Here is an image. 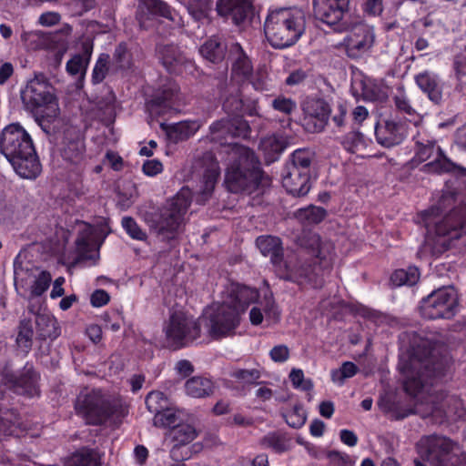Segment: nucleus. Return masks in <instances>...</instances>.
Segmentation results:
<instances>
[{
  "instance_id": "obj_1",
  "label": "nucleus",
  "mask_w": 466,
  "mask_h": 466,
  "mask_svg": "<svg viewBox=\"0 0 466 466\" xmlns=\"http://www.w3.org/2000/svg\"><path fill=\"white\" fill-rule=\"evenodd\" d=\"M447 369L448 360L434 353L423 358L414 353L407 359L402 357L399 363L405 391L414 397L428 394L431 398V410L422 416H432L439 421L451 416L461 418L465 414L463 402L458 396L444 392L431 396V387L445 376Z\"/></svg>"
},
{
  "instance_id": "obj_2",
  "label": "nucleus",
  "mask_w": 466,
  "mask_h": 466,
  "mask_svg": "<svg viewBox=\"0 0 466 466\" xmlns=\"http://www.w3.org/2000/svg\"><path fill=\"white\" fill-rule=\"evenodd\" d=\"M451 200V196L443 197L438 206L422 213L428 233L427 242L431 245L434 254H441L451 247L453 240L466 233V204L444 214V204Z\"/></svg>"
},
{
  "instance_id": "obj_3",
  "label": "nucleus",
  "mask_w": 466,
  "mask_h": 466,
  "mask_svg": "<svg viewBox=\"0 0 466 466\" xmlns=\"http://www.w3.org/2000/svg\"><path fill=\"white\" fill-rule=\"evenodd\" d=\"M226 173L225 184L233 193L251 194L263 181V172L254 152L238 144L224 147Z\"/></svg>"
},
{
  "instance_id": "obj_4",
  "label": "nucleus",
  "mask_w": 466,
  "mask_h": 466,
  "mask_svg": "<svg viewBox=\"0 0 466 466\" xmlns=\"http://www.w3.org/2000/svg\"><path fill=\"white\" fill-rule=\"evenodd\" d=\"M0 153L21 177L35 178L41 171L32 138L19 124H10L3 129Z\"/></svg>"
},
{
  "instance_id": "obj_5",
  "label": "nucleus",
  "mask_w": 466,
  "mask_h": 466,
  "mask_svg": "<svg viewBox=\"0 0 466 466\" xmlns=\"http://www.w3.org/2000/svg\"><path fill=\"white\" fill-rule=\"evenodd\" d=\"M306 28L301 10L282 8L270 12L264 23L266 37L274 48L283 49L295 45Z\"/></svg>"
},
{
  "instance_id": "obj_6",
  "label": "nucleus",
  "mask_w": 466,
  "mask_h": 466,
  "mask_svg": "<svg viewBox=\"0 0 466 466\" xmlns=\"http://www.w3.org/2000/svg\"><path fill=\"white\" fill-rule=\"evenodd\" d=\"M76 410L86 418L87 423L95 425L102 424L108 420L115 425H119L128 413L127 405L120 400L106 399L97 390L80 394L76 402Z\"/></svg>"
},
{
  "instance_id": "obj_7",
  "label": "nucleus",
  "mask_w": 466,
  "mask_h": 466,
  "mask_svg": "<svg viewBox=\"0 0 466 466\" xmlns=\"http://www.w3.org/2000/svg\"><path fill=\"white\" fill-rule=\"evenodd\" d=\"M190 203L191 192L183 187L155 214L150 221L151 230L163 241L174 239L185 222Z\"/></svg>"
},
{
  "instance_id": "obj_8",
  "label": "nucleus",
  "mask_w": 466,
  "mask_h": 466,
  "mask_svg": "<svg viewBox=\"0 0 466 466\" xmlns=\"http://www.w3.org/2000/svg\"><path fill=\"white\" fill-rule=\"evenodd\" d=\"M417 448L421 458L431 466H463L466 463V452L445 436L422 437Z\"/></svg>"
},
{
  "instance_id": "obj_9",
  "label": "nucleus",
  "mask_w": 466,
  "mask_h": 466,
  "mask_svg": "<svg viewBox=\"0 0 466 466\" xmlns=\"http://www.w3.org/2000/svg\"><path fill=\"white\" fill-rule=\"evenodd\" d=\"M458 295L452 287H443L422 299L420 311L429 319H451L458 309Z\"/></svg>"
},
{
  "instance_id": "obj_10",
  "label": "nucleus",
  "mask_w": 466,
  "mask_h": 466,
  "mask_svg": "<svg viewBox=\"0 0 466 466\" xmlns=\"http://www.w3.org/2000/svg\"><path fill=\"white\" fill-rule=\"evenodd\" d=\"M240 315L238 309L231 308L229 302L223 301L216 308L208 309L199 318L200 326L207 328L208 334L214 338L231 335L239 324Z\"/></svg>"
},
{
  "instance_id": "obj_11",
  "label": "nucleus",
  "mask_w": 466,
  "mask_h": 466,
  "mask_svg": "<svg viewBox=\"0 0 466 466\" xmlns=\"http://www.w3.org/2000/svg\"><path fill=\"white\" fill-rule=\"evenodd\" d=\"M414 162L421 163L427 161L431 157L434 160L424 165L423 168L427 172H450L454 168V164L444 155L440 147L436 146V141L429 137L425 133L419 132L414 137Z\"/></svg>"
},
{
  "instance_id": "obj_12",
  "label": "nucleus",
  "mask_w": 466,
  "mask_h": 466,
  "mask_svg": "<svg viewBox=\"0 0 466 466\" xmlns=\"http://www.w3.org/2000/svg\"><path fill=\"white\" fill-rule=\"evenodd\" d=\"M165 333L170 346L179 349L194 341L200 335V322L182 312L173 313L167 324Z\"/></svg>"
},
{
  "instance_id": "obj_13",
  "label": "nucleus",
  "mask_w": 466,
  "mask_h": 466,
  "mask_svg": "<svg viewBox=\"0 0 466 466\" xmlns=\"http://www.w3.org/2000/svg\"><path fill=\"white\" fill-rule=\"evenodd\" d=\"M21 98L25 108L31 112L41 107L51 111L47 117H56L59 112L55 96L48 83L39 77L30 80L21 92Z\"/></svg>"
},
{
  "instance_id": "obj_14",
  "label": "nucleus",
  "mask_w": 466,
  "mask_h": 466,
  "mask_svg": "<svg viewBox=\"0 0 466 466\" xmlns=\"http://www.w3.org/2000/svg\"><path fill=\"white\" fill-rule=\"evenodd\" d=\"M156 17L167 19L177 26L183 25L181 16L163 0H138L136 18L139 27L149 29L154 25Z\"/></svg>"
},
{
  "instance_id": "obj_15",
  "label": "nucleus",
  "mask_w": 466,
  "mask_h": 466,
  "mask_svg": "<svg viewBox=\"0 0 466 466\" xmlns=\"http://www.w3.org/2000/svg\"><path fill=\"white\" fill-rule=\"evenodd\" d=\"M349 4L350 0H313L314 15L335 31H343L348 26L343 17L348 12Z\"/></svg>"
},
{
  "instance_id": "obj_16",
  "label": "nucleus",
  "mask_w": 466,
  "mask_h": 466,
  "mask_svg": "<svg viewBox=\"0 0 466 466\" xmlns=\"http://www.w3.org/2000/svg\"><path fill=\"white\" fill-rule=\"evenodd\" d=\"M209 129L210 139L222 146L219 154L223 156H225L224 147L230 144L227 142L228 137H246L249 134L248 122L238 115L218 120L210 126Z\"/></svg>"
},
{
  "instance_id": "obj_17",
  "label": "nucleus",
  "mask_w": 466,
  "mask_h": 466,
  "mask_svg": "<svg viewBox=\"0 0 466 466\" xmlns=\"http://www.w3.org/2000/svg\"><path fill=\"white\" fill-rule=\"evenodd\" d=\"M302 111L303 127L310 133L323 131L328 123V116L331 113L328 103L321 98L306 99L302 104Z\"/></svg>"
},
{
  "instance_id": "obj_18",
  "label": "nucleus",
  "mask_w": 466,
  "mask_h": 466,
  "mask_svg": "<svg viewBox=\"0 0 466 466\" xmlns=\"http://www.w3.org/2000/svg\"><path fill=\"white\" fill-rule=\"evenodd\" d=\"M375 40L373 29L367 25H356L344 38L343 45L350 58L357 59L366 55Z\"/></svg>"
},
{
  "instance_id": "obj_19",
  "label": "nucleus",
  "mask_w": 466,
  "mask_h": 466,
  "mask_svg": "<svg viewBox=\"0 0 466 466\" xmlns=\"http://www.w3.org/2000/svg\"><path fill=\"white\" fill-rule=\"evenodd\" d=\"M216 8L219 15L230 18L238 25L253 15L250 0H218Z\"/></svg>"
},
{
  "instance_id": "obj_20",
  "label": "nucleus",
  "mask_w": 466,
  "mask_h": 466,
  "mask_svg": "<svg viewBox=\"0 0 466 466\" xmlns=\"http://www.w3.org/2000/svg\"><path fill=\"white\" fill-rule=\"evenodd\" d=\"M6 384L15 392L33 397L38 394V375L32 366L25 365L18 375L6 374Z\"/></svg>"
},
{
  "instance_id": "obj_21",
  "label": "nucleus",
  "mask_w": 466,
  "mask_h": 466,
  "mask_svg": "<svg viewBox=\"0 0 466 466\" xmlns=\"http://www.w3.org/2000/svg\"><path fill=\"white\" fill-rule=\"evenodd\" d=\"M276 271L280 279L289 281H299L303 278H309L310 267L302 263L301 258L292 253L284 259L281 257V262L275 265Z\"/></svg>"
},
{
  "instance_id": "obj_22",
  "label": "nucleus",
  "mask_w": 466,
  "mask_h": 466,
  "mask_svg": "<svg viewBox=\"0 0 466 466\" xmlns=\"http://www.w3.org/2000/svg\"><path fill=\"white\" fill-rule=\"evenodd\" d=\"M165 395L160 391H152L146 398L148 410L155 413L154 425L157 427H173L177 421L176 414L168 409H164Z\"/></svg>"
},
{
  "instance_id": "obj_23",
  "label": "nucleus",
  "mask_w": 466,
  "mask_h": 466,
  "mask_svg": "<svg viewBox=\"0 0 466 466\" xmlns=\"http://www.w3.org/2000/svg\"><path fill=\"white\" fill-rule=\"evenodd\" d=\"M179 92L178 86L174 82H168L157 93L155 97L147 103V108L151 114L162 116L173 108L174 101L177 98Z\"/></svg>"
},
{
  "instance_id": "obj_24",
  "label": "nucleus",
  "mask_w": 466,
  "mask_h": 466,
  "mask_svg": "<svg viewBox=\"0 0 466 466\" xmlns=\"http://www.w3.org/2000/svg\"><path fill=\"white\" fill-rule=\"evenodd\" d=\"M375 136L379 144L391 147L402 142L405 136L404 127L393 120H385L375 127Z\"/></svg>"
},
{
  "instance_id": "obj_25",
  "label": "nucleus",
  "mask_w": 466,
  "mask_h": 466,
  "mask_svg": "<svg viewBox=\"0 0 466 466\" xmlns=\"http://www.w3.org/2000/svg\"><path fill=\"white\" fill-rule=\"evenodd\" d=\"M282 185L287 192L293 197H304L311 187L310 174L286 167Z\"/></svg>"
},
{
  "instance_id": "obj_26",
  "label": "nucleus",
  "mask_w": 466,
  "mask_h": 466,
  "mask_svg": "<svg viewBox=\"0 0 466 466\" xmlns=\"http://www.w3.org/2000/svg\"><path fill=\"white\" fill-rule=\"evenodd\" d=\"M415 83L432 103L435 105L441 103L442 86L436 74L428 70L420 72L415 76Z\"/></svg>"
},
{
  "instance_id": "obj_27",
  "label": "nucleus",
  "mask_w": 466,
  "mask_h": 466,
  "mask_svg": "<svg viewBox=\"0 0 466 466\" xmlns=\"http://www.w3.org/2000/svg\"><path fill=\"white\" fill-rule=\"evenodd\" d=\"M158 54L163 66L170 73H179L181 67L187 63L185 55L174 45L159 46Z\"/></svg>"
},
{
  "instance_id": "obj_28",
  "label": "nucleus",
  "mask_w": 466,
  "mask_h": 466,
  "mask_svg": "<svg viewBox=\"0 0 466 466\" xmlns=\"http://www.w3.org/2000/svg\"><path fill=\"white\" fill-rule=\"evenodd\" d=\"M258 298V291L246 286L236 285L233 286L229 291V298L226 302L231 304V308L238 309V314L240 315L245 311L249 303L253 302Z\"/></svg>"
},
{
  "instance_id": "obj_29",
  "label": "nucleus",
  "mask_w": 466,
  "mask_h": 466,
  "mask_svg": "<svg viewBox=\"0 0 466 466\" xmlns=\"http://www.w3.org/2000/svg\"><path fill=\"white\" fill-rule=\"evenodd\" d=\"M201 162L204 167V187L202 194L207 197L211 194L215 187V185L220 175V168L218 160L210 152H207L203 155Z\"/></svg>"
},
{
  "instance_id": "obj_30",
  "label": "nucleus",
  "mask_w": 466,
  "mask_h": 466,
  "mask_svg": "<svg viewBox=\"0 0 466 466\" xmlns=\"http://www.w3.org/2000/svg\"><path fill=\"white\" fill-rule=\"evenodd\" d=\"M229 56L232 59V72L246 78L252 72V65L248 56L244 53L238 43H232L229 47Z\"/></svg>"
},
{
  "instance_id": "obj_31",
  "label": "nucleus",
  "mask_w": 466,
  "mask_h": 466,
  "mask_svg": "<svg viewBox=\"0 0 466 466\" xmlns=\"http://www.w3.org/2000/svg\"><path fill=\"white\" fill-rule=\"evenodd\" d=\"M256 244L263 256L269 257L270 261L274 266L281 262L283 248L279 238L272 236H260L257 238Z\"/></svg>"
},
{
  "instance_id": "obj_32",
  "label": "nucleus",
  "mask_w": 466,
  "mask_h": 466,
  "mask_svg": "<svg viewBox=\"0 0 466 466\" xmlns=\"http://www.w3.org/2000/svg\"><path fill=\"white\" fill-rule=\"evenodd\" d=\"M286 147V139L276 135L262 138L259 144V149L263 152L268 163L277 160Z\"/></svg>"
},
{
  "instance_id": "obj_33",
  "label": "nucleus",
  "mask_w": 466,
  "mask_h": 466,
  "mask_svg": "<svg viewBox=\"0 0 466 466\" xmlns=\"http://www.w3.org/2000/svg\"><path fill=\"white\" fill-rule=\"evenodd\" d=\"M185 390L192 398H206L213 394L214 383L206 377L195 376L186 381Z\"/></svg>"
},
{
  "instance_id": "obj_34",
  "label": "nucleus",
  "mask_w": 466,
  "mask_h": 466,
  "mask_svg": "<svg viewBox=\"0 0 466 466\" xmlns=\"http://www.w3.org/2000/svg\"><path fill=\"white\" fill-rule=\"evenodd\" d=\"M315 152L310 148L296 149L289 157L286 167L310 174L311 164L315 159Z\"/></svg>"
},
{
  "instance_id": "obj_35",
  "label": "nucleus",
  "mask_w": 466,
  "mask_h": 466,
  "mask_svg": "<svg viewBox=\"0 0 466 466\" xmlns=\"http://www.w3.org/2000/svg\"><path fill=\"white\" fill-rule=\"evenodd\" d=\"M227 46L218 37H212L206 41L199 48V53L207 60L218 63L225 57Z\"/></svg>"
},
{
  "instance_id": "obj_36",
  "label": "nucleus",
  "mask_w": 466,
  "mask_h": 466,
  "mask_svg": "<svg viewBox=\"0 0 466 466\" xmlns=\"http://www.w3.org/2000/svg\"><path fill=\"white\" fill-rule=\"evenodd\" d=\"M294 216L301 224L309 226L321 222L326 218L327 211L321 207L310 205L298 209Z\"/></svg>"
},
{
  "instance_id": "obj_37",
  "label": "nucleus",
  "mask_w": 466,
  "mask_h": 466,
  "mask_svg": "<svg viewBox=\"0 0 466 466\" xmlns=\"http://www.w3.org/2000/svg\"><path fill=\"white\" fill-rule=\"evenodd\" d=\"M196 437L197 431L189 424L173 426L167 433V438L170 439L171 442L183 446L191 442Z\"/></svg>"
},
{
  "instance_id": "obj_38",
  "label": "nucleus",
  "mask_w": 466,
  "mask_h": 466,
  "mask_svg": "<svg viewBox=\"0 0 466 466\" xmlns=\"http://www.w3.org/2000/svg\"><path fill=\"white\" fill-rule=\"evenodd\" d=\"M68 466H101L99 454L92 449H81L75 452Z\"/></svg>"
},
{
  "instance_id": "obj_39",
  "label": "nucleus",
  "mask_w": 466,
  "mask_h": 466,
  "mask_svg": "<svg viewBox=\"0 0 466 466\" xmlns=\"http://www.w3.org/2000/svg\"><path fill=\"white\" fill-rule=\"evenodd\" d=\"M34 329L31 319H23L18 326L16 344L19 349L27 353L33 345Z\"/></svg>"
},
{
  "instance_id": "obj_40",
  "label": "nucleus",
  "mask_w": 466,
  "mask_h": 466,
  "mask_svg": "<svg viewBox=\"0 0 466 466\" xmlns=\"http://www.w3.org/2000/svg\"><path fill=\"white\" fill-rule=\"evenodd\" d=\"M19 426L18 415L14 410L0 409V437L17 434Z\"/></svg>"
},
{
  "instance_id": "obj_41",
  "label": "nucleus",
  "mask_w": 466,
  "mask_h": 466,
  "mask_svg": "<svg viewBox=\"0 0 466 466\" xmlns=\"http://www.w3.org/2000/svg\"><path fill=\"white\" fill-rule=\"evenodd\" d=\"M420 279L419 269L416 267H410L407 269H397L391 277L390 281L395 286H413Z\"/></svg>"
},
{
  "instance_id": "obj_42",
  "label": "nucleus",
  "mask_w": 466,
  "mask_h": 466,
  "mask_svg": "<svg viewBox=\"0 0 466 466\" xmlns=\"http://www.w3.org/2000/svg\"><path fill=\"white\" fill-rule=\"evenodd\" d=\"M343 147L349 152L362 155L366 148V142L361 133L351 131L348 133L342 141Z\"/></svg>"
},
{
  "instance_id": "obj_43",
  "label": "nucleus",
  "mask_w": 466,
  "mask_h": 466,
  "mask_svg": "<svg viewBox=\"0 0 466 466\" xmlns=\"http://www.w3.org/2000/svg\"><path fill=\"white\" fill-rule=\"evenodd\" d=\"M197 127L188 122H180L170 127L167 134L171 140L179 142L187 139L195 134Z\"/></svg>"
},
{
  "instance_id": "obj_44",
  "label": "nucleus",
  "mask_w": 466,
  "mask_h": 466,
  "mask_svg": "<svg viewBox=\"0 0 466 466\" xmlns=\"http://www.w3.org/2000/svg\"><path fill=\"white\" fill-rule=\"evenodd\" d=\"M187 11L196 21H202L208 18L212 8L210 0H191L187 4Z\"/></svg>"
},
{
  "instance_id": "obj_45",
  "label": "nucleus",
  "mask_w": 466,
  "mask_h": 466,
  "mask_svg": "<svg viewBox=\"0 0 466 466\" xmlns=\"http://www.w3.org/2000/svg\"><path fill=\"white\" fill-rule=\"evenodd\" d=\"M358 370V367L353 362L345 361L339 369L331 370V380L335 383L343 384L346 379L352 378Z\"/></svg>"
},
{
  "instance_id": "obj_46",
  "label": "nucleus",
  "mask_w": 466,
  "mask_h": 466,
  "mask_svg": "<svg viewBox=\"0 0 466 466\" xmlns=\"http://www.w3.org/2000/svg\"><path fill=\"white\" fill-rule=\"evenodd\" d=\"M62 157L72 163L77 164L83 157V145L80 141H71L62 149Z\"/></svg>"
},
{
  "instance_id": "obj_47",
  "label": "nucleus",
  "mask_w": 466,
  "mask_h": 466,
  "mask_svg": "<svg viewBox=\"0 0 466 466\" xmlns=\"http://www.w3.org/2000/svg\"><path fill=\"white\" fill-rule=\"evenodd\" d=\"M51 280V275L47 271H41L37 276L35 275L31 286V297H39L44 294L49 288Z\"/></svg>"
},
{
  "instance_id": "obj_48",
  "label": "nucleus",
  "mask_w": 466,
  "mask_h": 466,
  "mask_svg": "<svg viewBox=\"0 0 466 466\" xmlns=\"http://www.w3.org/2000/svg\"><path fill=\"white\" fill-rule=\"evenodd\" d=\"M286 422L294 429L302 427L306 421V414L300 405H295L284 413Z\"/></svg>"
},
{
  "instance_id": "obj_49",
  "label": "nucleus",
  "mask_w": 466,
  "mask_h": 466,
  "mask_svg": "<svg viewBox=\"0 0 466 466\" xmlns=\"http://www.w3.org/2000/svg\"><path fill=\"white\" fill-rule=\"evenodd\" d=\"M109 56L101 54L96 60L92 72V82L94 84L101 83L108 73Z\"/></svg>"
},
{
  "instance_id": "obj_50",
  "label": "nucleus",
  "mask_w": 466,
  "mask_h": 466,
  "mask_svg": "<svg viewBox=\"0 0 466 466\" xmlns=\"http://www.w3.org/2000/svg\"><path fill=\"white\" fill-rule=\"evenodd\" d=\"M231 378L236 379L240 383L254 384L260 378V371L257 369L241 370L236 369L229 372Z\"/></svg>"
},
{
  "instance_id": "obj_51",
  "label": "nucleus",
  "mask_w": 466,
  "mask_h": 466,
  "mask_svg": "<svg viewBox=\"0 0 466 466\" xmlns=\"http://www.w3.org/2000/svg\"><path fill=\"white\" fill-rule=\"evenodd\" d=\"M36 268H27L22 266H15V286L18 289V287L25 288L28 281H33Z\"/></svg>"
},
{
  "instance_id": "obj_52",
  "label": "nucleus",
  "mask_w": 466,
  "mask_h": 466,
  "mask_svg": "<svg viewBox=\"0 0 466 466\" xmlns=\"http://www.w3.org/2000/svg\"><path fill=\"white\" fill-rule=\"evenodd\" d=\"M289 380L296 389L304 391H309L313 389V382L310 379H305L303 370L300 369H292L289 373Z\"/></svg>"
},
{
  "instance_id": "obj_53",
  "label": "nucleus",
  "mask_w": 466,
  "mask_h": 466,
  "mask_svg": "<svg viewBox=\"0 0 466 466\" xmlns=\"http://www.w3.org/2000/svg\"><path fill=\"white\" fill-rule=\"evenodd\" d=\"M122 226L127 233L134 239L144 240L147 234L139 228L137 223L131 217H124L122 218Z\"/></svg>"
},
{
  "instance_id": "obj_54",
  "label": "nucleus",
  "mask_w": 466,
  "mask_h": 466,
  "mask_svg": "<svg viewBox=\"0 0 466 466\" xmlns=\"http://www.w3.org/2000/svg\"><path fill=\"white\" fill-rule=\"evenodd\" d=\"M87 66V61L81 55H76L66 63V71L72 76L84 75Z\"/></svg>"
},
{
  "instance_id": "obj_55",
  "label": "nucleus",
  "mask_w": 466,
  "mask_h": 466,
  "mask_svg": "<svg viewBox=\"0 0 466 466\" xmlns=\"http://www.w3.org/2000/svg\"><path fill=\"white\" fill-rule=\"evenodd\" d=\"M272 107L285 115H290L296 109V103L291 98L278 96L272 101Z\"/></svg>"
},
{
  "instance_id": "obj_56",
  "label": "nucleus",
  "mask_w": 466,
  "mask_h": 466,
  "mask_svg": "<svg viewBox=\"0 0 466 466\" xmlns=\"http://www.w3.org/2000/svg\"><path fill=\"white\" fill-rule=\"evenodd\" d=\"M35 324L37 327V335L41 339H44L50 336L48 328L50 325H53V320L48 316L44 314H35Z\"/></svg>"
},
{
  "instance_id": "obj_57",
  "label": "nucleus",
  "mask_w": 466,
  "mask_h": 466,
  "mask_svg": "<svg viewBox=\"0 0 466 466\" xmlns=\"http://www.w3.org/2000/svg\"><path fill=\"white\" fill-rule=\"evenodd\" d=\"M262 445L272 448L278 452L285 451L286 445L283 440L276 433H269L261 440Z\"/></svg>"
},
{
  "instance_id": "obj_58",
  "label": "nucleus",
  "mask_w": 466,
  "mask_h": 466,
  "mask_svg": "<svg viewBox=\"0 0 466 466\" xmlns=\"http://www.w3.org/2000/svg\"><path fill=\"white\" fill-rule=\"evenodd\" d=\"M114 58L116 59L120 68L129 67L130 63L128 59V53L127 46L124 44H120L116 47Z\"/></svg>"
},
{
  "instance_id": "obj_59",
  "label": "nucleus",
  "mask_w": 466,
  "mask_h": 466,
  "mask_svg": "<svg viewBox=\"0 0 466 466\" xmlns=\"http://www.w3.org/2000/svg\"><path fill=\"white\" fill-rule=\"evenodd\" d=\"M269 356L275 362H284L289 358V350L286 345H277L271 349Z\"/></svg>"
},
{
  "instance_id": "obj_60",
  "label": "nucleus",
  "mask_w": 466,
  "mask_h": 466,
  "mask_svg": "<svg viewBox=\"0 0 466 466\" xmlns=\"http://www.w3.org/2000/svg\"><path fill=\"white\" fill-rule=\"evenodd\" d=\"M330 114L331 121L337 127L345 126L347 109L342 104L338 105L337 108L333 112L331 111Z\"/></svg>"
},
{
  "instance_id": "obj_61",
  "label": "nucleus",
  "mask_w": 466,
  "mask_h": 466,
  "mask_svg": "<svg viewBox=\"0 0 466 466\" xmlns=\"http://www.w3.org/2000/svg\"><path fill=\"white\" fill-rule=\"evenodd\" d=\"M109 299V294L106 290L96 289L92 293L90 301L93 307L98 308L107 304Z\"/></svg>"
},
{
  "instance_id": "obj_62",
  "label": "nucleus",
  "mask_w": 466,
  "mask_h": 466,
  "mask_svg": "<svg viewBox=\"0 0 466 466\" xmlns=\"http://www.w3.org/2000/svg\"><path fill=\"white\" fill-rule=\"evenodd\" d=\"M142 169H143V172L147 176L153 177V176H156V175H157L158 173H160L162 171L163 166H162V163L160 161H158L157 159H151V160L146 161L143 164Z\"/></svg>"
},
{
  "instance_id": "obj_63",
  "label": "nucleus",
  "mask_w": 466,
  "mask_h": 466,
  "mask_svg": "<svg viewBox=\"0 0 466 466\" xmlns=\"http://www.w3.org/2000/svg\"><path fill=\"white\" fill-rule=\"evenodd\" d=\"M394 100L395 106L399 110L409 116H413L416 113V110L410 105L409 100L404 95L396 96Z\"/></svg>"
},
{
  "instance_id": "obj_64",
  "label": "nucleus",
  "mask_w": 466,
  "mask_h": 466,
  "mask_svg": "<svg viewBox=\"0 0 466 466\" xmlns=\"http://www.w3.org/2000/svg\"><path fill=\"white\" fill-rule=\"evenodd\" d=\"M364 11L370 15H379L383 11L382 0H366Z\"/></svg>"
}]
</instances>
